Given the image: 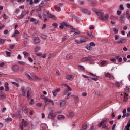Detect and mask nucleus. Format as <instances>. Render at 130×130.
Segmentation results:
<instances>
[{
  "label": "nucleus",
  "instance_id": "1",
  "mask_svg": "<svg viewBox=\"0 0 130 130\" xmlns=\"http://www.w3.org/2000/svg\"><path fill=\"white\" fill-rule=\"evenodd\" d=\"M56 113H54V111H53V110H51V111H49L48 116V118L49 119H51L52 120H53L55 117H56Z\"/></svg>",
  "mask_w": 130,
  "mask_h": 130
},
{
  "label": "nucleus",
  "instance_id": "2",
  "mask_svg": "<svg viewBox=\"0 0 130 130\" xmlns=\"http://www.w3.org/2000/svg\"><path fill=\"white\" fill-rule=\"evenodd\" d=\"M42 8L39 7L38 9H34L35 14H38V16L39 18H40V19H42V15H41V12L42 11Z\"/></svg>",
  "mask_w": 130,
  "mask_h": 130
},
{
  "label": "nucleus",
  "instance_id": "3",
  "mask_svg": "<svg viewBox=\"0 0 130 130\" xmlns=\"http://www.w3.org/2000/svg\"><path fill=\"white\" fill-rule=\"evenodd\" d=\"M44 13H45L47 15L48 18H51L52 19H53V20H56V17H55V16L54 15L49 13V11H47L45 10V9H43Z\"/></svg>",
  "mask_w": 130,
  "mask_h": 130
},
{
  "label": "nucleus",
  "instance_id": "4",
  "mask_svg": "<svg viewBox=\"0 0 130 130\" xmlns=\"http://www.w3.org/2000/svg\"><path fill=\"white\" fill-rule=\"evenodd\" d=\"M63 85L67 87V88L64 90L63 94V95H67V94H68V92H69V91H72V88H71L69 85L66 84H63Z\"/></svg>",
  "mask_w": 130,
  "mask_h": 130
},
{
  "label": "nucleus",
  "instance_id": "5",
  "mask_svg": "<svg viewBox=\"0 0 130 130\" xmlns=\"http://www.w3.org/2000/svg\"><path fill=\"white\" fill-rule=\"evenodd\" d=\"M92 56H88V57H84L81 59L82 62H85V61H91L92 60Z\"/></svg>",
  "mask_w": 130,
  "mask_h": 130
},
{
  "label": "nucleus",
  "instance_id": "6",
  "mask_svg": "<svg viewBox=\"0 0 130 130\" xmlns=\"http://www.w3.org/2000/svg\"><path fill=\"white\" fill-rule=\"evenodd\" d=\"M11 70L13 71V72L17 73V72H18V71L20 70V67L19 66L15 64L12 66Z\"/></svg>",
  "mask_w": 130,
  "mask_h": 130
},
{
  "label": "nucleus",
  "instance_id": "7",
  "mask_svg": "<svg viewBox=\"0 0 130 130\" xmlns=\"http://www.w3.org/2000/svg\"><path fill=\"white\" fill-rule=\"evenodd\" d=\"M80 12H82L83 14H86V15H91V11L88 9L81 8Z\"/></svg>",
  "mask_w": 130,
  "mask_h": 130
},
{
  "label": "nucleus",
  "instance_id": "8",
  "mask_svg": "<svg viewBox=\"0 0 130 130\" xmlns=\"http://www.w3.org/2000/svg\"><path fill=\"white\" fill-rule=\"evenodd\" d=\"M99 18L103 21H108V14H106L102 16L99 17Z\"/></svg>",
  "mask_w": 130,
  "mask_h": 130
},
{
  "label": "nucleus",
  "instance_id": "9",
  "mask_svg": "<svg viewBox=\"0 0 130 130\" xmlns=\"http://www.w3.org/2000/svg\"><path fill=\"white\" fill-rule=\"evenodd\" d=\"M27 91V97L30 99V96H31V94H32V90L30 87H27L26 88Z\"/></svg>",
  "mask_w": 130,
  "mask_h": 130
},
{
  "label": "nucleus",
  "instance_id": "10",
  "mask_svg": "<svg viewBox=\"0 0 130 130\" xmlns=\"http://www.w3.org/2000/svg\"><path fill=\"white\" fill-rule=\"evenodd\" d=\"M46 5H47V0H44L39 5V7L41 9H43V6H46Z\"/></svg>",
  "mask_w": 130,
  "mask_h": 130
},
{
  "label": "nucleus",
  "instance_id": "11",
  "mask_svg": "<svg viewBox=\"0 0 130 130\" xmlns=\"http://www.w3.org/2000/svg\"><path fill=\"white\" fill-rule=\"evenodd\" d=\"M107 122V118H105L103 119L99 124H98V126L99 127H101L102 126V124H106V122Z\"/></svg>",
  "mask_w": 130,
  "mask_h": 130
},
{
  "label": "nucleus",
  "instance_id": "12",
  "mask_svg": "<svg viewBox=\"0 0 130 130\" xmlns=\"http://www.w3.org/2000/svg\"><path fill=\"white\" fill-rule=\"evenodd\" d=\"M126 41V39H123L120 38L117 41V43H119L120 44H122L123 43H125V42Z\"/></svg>",
  "mask_w": 130,
  "mask_h": 130
},
{
  "label": "nucleus",
  "instance_id": "13",
  "mask_svg": "<svg viewBox=\"0 0 130 130\" xmlns=\"http://www.w3.org/2000/svg\"><path fill=\"white\" fill-rule=\"evenodd\" d=\"M34 38V41L35 42V44H39V43L40 42L41 40L38 37H33Z\"/></svg>",
  "mask_w": 130,
  "mask_h": 130
},
{
  "label": "nucleus",
  "instance_id": "14",
  "mask_svg": "<svg viewBox=\"0 0 130 130\" xmlns=\"http://www.w3.org/2000/svg\"><path fill=\"white\" fill-rule=\"evenodd\" d=\"M88 40H89V38L83 37L82 38H81L79 43H84V42H86V41H88Z\"/></svg>",
  "mask_w": 130,
  "mask_h": 130
},
{
  "label": "nucleus",
  "instance_id": "15",
  "mask_svg": "<svg viewBox=\"0 0 130 130\" xmlns=\"http://www.w3.org/2000/svg\"><path fill=\"white\" fill-rule=\"evenodd\" d=\"M120 20L121 21L122 23H124V21H125V14L124 13L122 16L120 17Z\"/></svg>",
  "mask_w": 130,
  "mask_h": 130
},
{
  "label": "nucleus",
  "instance_id": "16",
  "mask_svg": "<svg viewBox=\"0 0 130 130\" xmlns=\"http://www.w3.org/2000/svg\"><path fill=\"white\" fill-rule=\"evenodd\" d=\"M21 89L22 92V95L25 97V96H26V88L25 86H22Z\"/></svg>",
  "mask_w": 130,
  "mask_h": 130
},
{
  "label": "nucleus",
  "instance_id": "17",
  "mask_svg": "<svg viewBox=\"0 0 130 130\" xmlns=\"http://www.w3.org/2000/svg\"><path fill=\"white\" fill-rule=\"evenodd\" d=\"M59 6H60V4H58V5L54 6L55 10L57 12H60L61 11L60 7Z\"/></svg>",
  "mask_w": 130,
  "mask_h": 130
},
{
  "label": "nucleus",
  "instance_id": "18",
  "mask_svg": "<svg viewBox=\"0 0 130 130\" xmlns=\"http://www.w3.org/2000/svg\"><path fill=\"white\" fill-rule=\"evenodd\" d=\"M4 87L5 88V90L6 91H9L10 88H9V83H8V82H6L5 83Z\"/></svg>",
  "mask_w": 130,
  "mask_h": 130
},
{
  "label": "nucleus",
  "instance_id": "19",
  "mask_svg": "<svg viewBox=\"0 0 130 130\" xmlns=\"http://www.w3.org/2000/svg\"><path fill=\"white\" fill-rule=\"evenodd\" d=\"M27 125H28V122H27V121H23L22 122V123L20 125V126H27Z\"/></svg>",
  "mask_w": 130,
  "mask_h": 130
},
{
  "label": "nucleus",
  "instance_id": "20",
  "mask_svg": "<svg viewBox=\"0 0 130 130\" xmlns=\"http://www.w3.org/2000/svg\"><path fill=\"white\" fill-rule=\"evenodd\" d=\"M60 105L61 107H63L66 105V101L62 100L60 102Z\"/></svg>",
  "mask_w": 130,
  "mask_h": 130
},
{
  "label": "nucleus",
  "instance_id": "21",
  "mask_svg": "<svg viewBox=\"0 0 130 130\" xmlns=\"http://www.w3.org/2000/svg\"><path fill=\"white\" fill-rule=\"evenodd\" d=\"M127 100H128V95L126 93H124L123 101L126 102Z\"/></svg>",
  "mask_w": 130,
  "mask_h": 130
},
{
  "label": "nucleus",
  "instance_id": "22",
  "mask_svg": "<svg viewBox=\"0 0 130 130\" xmlns=\"http://www.w3.org/2000/svg\"><path fill=\"white\" fill-rule=\"evenodd\" d=\"M130 128V120L128 121L127 125L125 126L124 130H129Z\"/></svg>",
  "mask_w": 130,
  "mask_h": 130
},
{
  "label": "nucleus",
  "instance_id": "23",
  "mask_svg": "<svg viewBox=\"0 0 130 130\" xmlns=\"http://www.w3.org/2000/svg\"><path fill=\"white\" fill-rule=\"evenodd\" d=\"M57 118L59 120H61V119H64V118H66V116H64L62 115H59L58 116Z\"/></svg>",
  "mask_w": 130,
  "mask_h": 130
},
{
  "label": "nucleus",
  "instance_id": "24",
  "mask_svg": "<svg viewBox=\"0 0 130 130\" xmlns=\"http://www.w3.org/2000/svg\"><path fill=\"white\" fill-rule=\"evenodd\" d=\"M82 128L83 129H84V130H86L87 128H88V125L87 124V123L84 124L82 126Z\"/></svg>",
  "mask_w": 130,
  "mask_h": 130
},
{
  "label": "nucleus",
  "instance_id": "25",
  "mask_svg": "<svg viewBox=\"0 0 130 130\" xmlns=\"http://www.w3.org/2000/svg\"><path fill=\"white\" fill-rule=\"evenodd\" d=\"M24 74L25 75V76H27L28 79L30 80H32V77H31V76H30V75L28 74V73L25 72L24 73Z\"/></svg>",
  "mask_w": 130,
  "mask_h": 130
},
{
  "label": "nucleus",
  "instance_id": "26",
  "mask_svg": "<svg viewBox=\"0 0 130 130\" xmlns=\"http://www.w3.org/2000/svg\"><path fill=\"white\" fill-rule=\"evenodd\" d=\"M87 35H88V36H90V37H91V38H95V35H93V34L91 32H88L87 33Z\"/></svg>",
  "mask_w": 130,
  "mask_h": 130
},
{
  "label": "nucleus",
  "instance_id": "27",
  "mask_svg": "<svg viewBox=\"0 0 130 130\" xmlns=\"http://www.w3.org/2000/svg\"><path fill=\"white\" fill-rule=\"evenodd\" d=\"M102 128H104V129H109L108 126L106 125V124H103L102 125Z\"/></svg>",
  "mask_w": 130,
  "mask_h": 130
},
{
  "label": "nucleus",
  "instance_id": "28",
  "mask_svg": "<svg viewBox=\"0 0 130 130\" xmlns=\"http://www.w3.org/2000/svg\"><path fill=\"white\" fill-rule=\"evenodd\" d=\"M23 54L24 55V56H27V57H29V56H30V54L27 52V51H24L23 52Z\"/></svg>",
  "mask_w": 130,
  "mask_h": 130
},
{
  "label": "nucleus",
  "instance_id": "29",
  "mask_svg": "<svg viewBox=\"0 0 130 130\" xmlns=\"http://www.w3.org/2000/svg\"><path fill=\"white\" fill-rule=\"evenodd\" d=\"M41 98L42 99H44V100L45 101H46V102H47V101L48 100V98H47L46 96H45L44 95H42L41 96Z\"/></svg>",
  "mask_w": 130,
  "mask_h": 130
},
{
  "label": "nucleus",
  "instance_id": "30",
  "mask_svg": "<svg viewBox=\"0 0 130 130\" xmlns=\"http://www.w3.org/2000/svg\"><path fill=\"white\" fill-rule=\"evenodd\" d=\"M41 49V48L40 46H37L35 49V53L38 52V51H40Z\"/></svg>",
  "mask_w": 130,
  "mask_h": 130
},
{
  "label": "nucleus",
  "instance_id": "31",
  "mask_svg": "<svg viewBox=\"0 0 130 130\" xmlns=\"http://www.w3.org/2000/svg\"><path fill=\"white\" fill-rule=\"evenodd\" d=\"M66 58L67 59H68V60L72 59V55H71V54H68L66 55Z\"/></svg>",
  "mask_w": 130,
  "mask_h": 130
},
{
  "label": "nucleus",
  "instance_id": "32",
  "mask_svg": "<svg viewBox=\"0 0 130 130\" xmlns=\"http://www.w3.org/2000/svg\"><path fill=\"white\" fill-rule=\"evenodd\" d=\"M66 79H67V80H73V76L72 75H68L66 76Z\"/></svg>",
  "mask_w": 130,
  "mask_h": 130
},
{
  "label": "nucleus",
  "instance_id": "33",
  "mask_svg": "<svg viewBox=\"0 0 130 130\" xmlns=\"http://www.w3.org/2000/svg\"><path fill=\"white\" fill-rule=\"evenodd\" d=\"M30 22H34L35 24H37V23H38V21H37L36 19H35V18H31L30 19Z\"/></svg>",
  "mask_w": 130,
  "mask_h": 130
},
{
  "label": "nucleus",
  "instance_id": "34",
  "mask_svg": "<svg viewBox=\"0 0 130 130\" xmlns=\"http://www.w3.org/2000/svg\"><path fill=\"white\" fill-rule=\"evenodd\" d=\"M103 13L101 12H98L96 13V15H98V16H99V17H102V16H103Z\"/></svg>",
  "mask_w": 130,
  "mask_h": 130
},
{
  "label": "nucleus",
  "instance_id": "35",
  "mask_svg": "<svg viewBox=\"0 0 130 130\" xmlns=\"http://www.w3.org/2000/svg\"><path fill=\"white\" fill-rule=\"evenodd\" d=\"M47 102H50V103H51L52 105H54V102L51 99H48Z\"/></svg>",
  "mask_w": 130,
  "mask_h": 130
},
{
  "label": "nucleus",
  "instance_id": "36",
  "mask_svg": "<svg viewBox=\"0 0 130 130\" xmlns=\"http://www.w3.org/2000/svg\"><path fill=\"white\" fill-rule=\"evenodd\" d=\"M12 119L11 118H7L6 119H5V121H6V122H9V121H12Z\"/></svg>",
  "mask_w": 130,
  "mask_h": 130
},
{
  "label": "nucleus",
  "instance_id": "37",
  "mask_svg": "<svg viewBox=\"0 0 130 130\" xmlns=\"http://www.w3.org/2000/svg\"><path fill=\"white\" fill-rule=\"evenodd\" d=\"M18 63H19V64H21V66H26V62H25L19 61Z\"/></svg>",
  "mask_w": 130,
  "mask_h": 130
},
{
  "label": "nucleus",
  "instance_id": "38",
  "mask_svg": "<svg viewBox=\"0 0 130 130\" xmlns=\"http://www.w3.org/2000/svg\"><path fill=\"white\" fill-rule=\"evenodd\" d=\"M105 77H108V78H110L111 77V74L109 72H107L105 74Z\"/></svg>",
  "mask_w": 130,
  "mask_h": 130
},
{
  "label": "nucleus",
  "instance_id": "39",
  "mask_svg": "<svg viewBox=\"0 0 130 130\" xmlns=\"http://www.w3.org/2000/svg\"><path fill=\"white\" fill-rule=\"evenodd\" d=\"M113 31L114 32L115 34H117V33H118V29L116 28H114Z\"/></svg>",
  "mask_w": 130,
  "mask_h": 130
},
{
  "label": "nucleus",
  "instance_id": "40",
  "mask_svg": "<svg viewBox=\"0 0 130 130\" xmlns=\"http://www.w3.org/2000/svg\"><path fill=\"white\" fill-rule=\"evenodd\" d=\"M79 69H80V70H82V71H85V67L83 66L79 65L78 66Z\"/></svg>",
  "mask_w": 130,
  "mask_h": 130
},
{
  "label": "nucleus",
  "instance_id": "41",
  "mask_svg": "<svg viewBox=\"0 0 130 130\" xmlns=\"http://www.w3.org/2000/svg\"><path fill=\"white\" fill-rule=\"evenodd\" d=\"M6 53L7 56H8V57H11V52L6 51Z\"/></svg>",
  "mask_w": 130,
  "mask_h": 130
},
{
  "label": "nucleus",
  "instance_id": "42",
  "mask_svg": "<svg viewBox=\"0 0 130 130\" xmlns=\"http://www.w3.org/2000/svg\"><path fill=\"white\" fill-rule=\"evenodd\" d=\"M86 48L88 50H92V47L90 45H87Z\"/></svg>",
  "mask_w": 130,
  "mask_h": 130
},
{
  "label": "nucleus",
  "instance_id": "43",
  "mask_svg": "<svg viewBox=\"0 0 130 130\" xmlns=\"http://www.w3.org/2000/svg\"><path fill=\"white\" fill-rule=\"evenodd\" d=\"M41 38H43V39H46L47 38V36L44 35H42L41 36Z\"/></svg>",
  "mask_w": 130,
  "mask_h": 130
},
{
  "label": "nucleus",
  "instance_id": "44",
  "mask_svg": "<svg viewBox=\"0 0 130 130\" xmlns=\"http://www.w3.org/2000/svg\"><path fill=\"white\" fill-rule=\"evenodd\" d=\"M6 42V39H0V43L3 44Z\"/></svg>",
  "mask_w": 130,
  "mask_h": 130
},
{
  "label": "nucleus",
  "instance_id": "45",
  "mask_svg": "<svg viewBox=\"0 0 130 130\" xmlns=\"http://www.w3.org/2000/svg\"><path fill=\"white\" fill-rule=\"evenodd\" d=\"M69 117H73V116H74V112H71L69 113Z\"/></svg>",
  "mask_w": 130,
  "mask_h": 130
},
{
  "label": "nucleus",
  "instance_id": "46",
  "mask_svg": "<svg viewBox=\"0 0 130 130\" xmlns=\"http://www.w3.org/2000/svg\"><path fill=\"white\" fill-rule=\"evenodd\" d=\"M24 16H25V15L24 14V13L22 12L19 16L20 19H23V18H24Z\"/></svg>",
  "mask_w": 130,
  "mask_h": 130
},
{
  "label": "nucleus",
  "instance_id": "47",
  "mask_svg": "<svg viewBox=\"0 0 130 130\" xmlns=\"http://www.w3.org/2000/svg\"><path fill=\"white\" fill-rule=\"evenodd\" d=\"M92 11H93L94 12V13H95L96 14H97V13H98V12H99L97 10V9H96V8H92Z\"/></svg>",
  "mask_w": 130,
  "mask_h": 130
},
{
  "label": "nucleus",
  "instance_id": "48",
  "mask_svg": "<svg viewBox=\"0 0 130 130\" xmlns=\"http://www.w3.org/2000/svg\"><path fill=\"white\" fill-rule=\"evenodd\" d=\"M9 48L12 50L14 49V48H15V45H10L9 46Z\"/></svg>",
  "mask_w": 130,
  "mask_h": 130
},
{
  "label": "nucleus",
  "instance_id": "49",
  "mask_svg": "<svg viewBox=\"0 0 130 130\" xmlns=\"http://www.w3.org/2000/svg\"><path fill=\"white\" fill-rule=\"evenodd\" d=\"M6 98V96H5V95L1 94L0 95V99H5Z\"/></svg>",
  "mask_w": 130,
  "mask_h": 130
},
{
  "label": "nucleus",
  "instance_id": "50",
  "mask_svg": "<svg viewBox=\"0 0 130 130\" xmlns=\"http://www.w3.org/2000/svg\"><path fill=\"white\" fill-rule=\"evenodd\" d=\"M80 31H75V32H74V34H73V35L75 36H76V35H77V34H80Z\"/></svg>",
  "mask_w": 130,
  "mask_h": 130
},
{
  "label": "nucleus",
  "instance_id": "51",
  "mask_svg": "<svg viewBox=\"0 0 130 130\" xmlns=\"http://www.w3.org/2000/svg\"><path fill=\"white\" fill-rule=\"evenodd\" d=\"M118 39H119V36L117 35H115V40H118Z\"/></svg>",
  "mask_w": 130,
  "mask_h": 130
},
{
  "label": "nucleus",
  "instance_id": "52",
  "mask_svg": "<svg viewBox=\"0 0 130 130\" xmlns=\"http://www.w3.org/2000/svg\"><path fill=\"white\" fill-rule=\"evenodd\" d=\"M120 10H121V11H123V10H124V7H123V5L120 6Z\"/></svg>",
  "mask_w": 130,
  "mask_h": 130
},
{
  "label": "nucleus",
  "instance_id": "53",
  "mask_svg": "<svg viewBox=\"0 0 130 130\" xmlns=\"http://www.w3.org/2000/svg\"><path fill=\"white\" fill-rule=\"evenodd\" d=\"M90 46L92 47L96 46V44H95L94 42H91Z\"/></svg>",
  "mask_w": 130,
  "mask_h": 130
},
{
  "label": "nucleus",
  "instance_id": "54",
  "mask_svg": "<svg viewBox=\"0 0 130 130\" xmlns=\"http://www.w3.org/2000/svg\"><path fill=\"white\" fill-rule=\"evenodd\" d=\"M52 93H53L54 96H56L57 95L56 91H55V90L53 91Z\"/></svg>",
  "mask_w": 130,
  "mask_h": 130
},
{
  "label": "nucleus",
  "instance_id": "55",
  "mask_svg": "<svg viewBox=\"0 0 130 130\" xmlns=\"http://www.w3.org/2000/svg\"><path fill=\"white\" fill-rule=\"evenodd\" d=\"M3 67H5V63L2 62L0 63V68H3Z\"/></svg>",
  "mask_w": 130,
  "mask_h": 130
},
{
  "label": "nucleus",
  "instance_id": "56",
  "mask_svg": "<svg viewBox=\"0 0 130 130\" xmlns=\"http://www.w3.org/2000/svg\"><path fill=\"white\" fill-rule=\"evenodd\" d=\"M28 59L30 62H33V59L31 57H29Z\"/></svg>",
  "mask_w": 130,
  "mask_h": 130
},
{
  "label": "nucleus",
  "instance_id": "57",
  "mask_svg": "<svg viewBox=\"0 0 130 130\" xmlns=\"http://www.w3.org/2000/svg\"><path fill=\"white\" fill-rule=\"evenodd\" d=\"M30 104H31L32 105L34 104V100L33 99L30 100Z\"/></svg>",
  "mask_w": 130,
  "mask_h": 130
},
{
  "label": "nucleus",
  "instance_id": "58",
  "mask_svg": "<svg viewBox=\"0 0 130 130\" xmlns=\"http://www.w3.org/2000/svg\"><path fill=\"white\" fill-rule=\"evenodd\" d=\"M4 34H8V33H9V30L8 29H6L4 31Z\"/></svg>",
  "mask_w": 130,
  "mask_h": 130
},
{
  "label": "nucleus",
  "instance_id": "59",
  "mask_svg": "<svg viewBox=\"0 0 130 130\" xmlns=\"http://www.w3.org/2000/svg\"><path fill=\"white\" fill-rule=\"evenodd\" d=\"M116 126V124H114L113 125V126H112V130H115Z\"/></svg>",
  "mask_w": 130,
  "mask_h": 130
},
{
  "label": "nucleus",
  "instance_id": "60",
  "mask_svg": "<svg viewBox=\"0 0 130 130\" xmlns=\"http://www.w3.org/2000/svg\"><path fill=\"white\" fill-rule=\"evenodd\" d=\"M117 15H121V11L118 10L117 11Z\"/></svg>",
  "mask_w": 130,
  "mask_h": 130
},
{
  "label": "nucleus",
  "instance_id": "61",
  "mask_svg": "<svg viewBox=\"0 0 130 130\" xmlns=\"http://www.w3.org/2000/svg\"><path fill=\"white\" fill-rule=\"evenodd\" d=\"M6 110H7V108H3L2 110V113H4V112H5V111H6Z\"/></svg>",
  "mask_w": 130,
  "mask_h": 130
},
{
  "label": "nucleus",
  "instance_id": "62",
  "mask_svg": "<svg viewBox=\"0 0 130 130\" xmlns=\"http://www.w3.org/2000/svg\"><path fill=\"white\" fill-rule=\"evenodd\" d=\"M76 31V29L73 28L71 31V33H74Z\"/></svg>",
  "mask_w": 130,
  "mask_h": 130
},
{
  "label": "nucleus",
  "instance_id": "63",
  "mask_svg": "<svg viewBox=\"0 0 130 130\" xmlns=\"http://www.w3.org/2000/svg\"><path fill=\"white\" fill-rule=\"evenodd\" d=\"M62 41H66L67 40V36H64L62 38Z\"/></svg>",
  "mask_w": 130,
  "mask_h": 130
},
{
  "label": "nucleus",
  "instance_id": "64",
  "mask_svg": "<svg viewBox=\"0 0 130 130\" xmlns=\"http://www.w3.org/2000/svg\"><path fill=\"white\" fill-rule=\"evenodd\" d=\"M126 7L128 9H130V3H128L126 4Z\"/></svg>",
  "mask_w": 130,
  "mask_h": 130
}]
</instances>
